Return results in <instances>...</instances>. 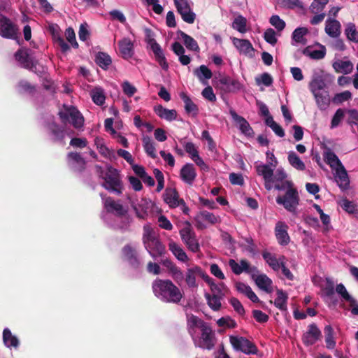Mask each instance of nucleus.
I'll return each instance as SVG.
<instances>
[{"instance_id": "obj_29", "label": "nucleus", "mask_w": 358, "mask_h": 358, "mask_svg": "<svg viewBox=\"0 0 358 358\" xmlns=\"http://www.w3.org/2000/svg\"><path fill=\"white\" fill-rule=\"evenodd\" d=\"M154 111L160 118L167 121L175 120L177 118V112L176 110L165 108L162 105L155 106Z\"/></svg>"}, {"instance_id": "obj_4", "label": "nucleus", "mask_w": 358, "mask_h": 358, "mask_svg": "<svg viewBox=\"0 0 358 358\" xmlns=\"http://www.w3.org/2000/svg\"><path fill=\"white\" fill-rule=\"evenodd\" d=\"M229 342L235 351L245 355H257L259 350L255 343L243 336H230Z\"/></svg>"}, {"instance_id": "obj_56", "label": "nucleus", "mask_w": 358, "mask_h": 358, "mask_svg": "<svg viewBox=\"0 0 358 358\" xmlns=\"http://www.w3.org/2000/svg\"><path fill=\"white\" fill-rule=\"evenodd\" d=\"M335 290L334 285L332 282L327 281V285L324 288L323 292L326 297H327L328 300H329L334 305H336L338 303V300L336 299L335 296Z\"/></svg>"}, {"instance_id": "obj_39", "label": "nucleus", "mask_w": 358, "mask_h": 358, "mask_svg": "<svg viewBox=\"0 0 358 358\" xmlns=\"http://www.w3.org/2000/svg\"><path fill=\"white\" fill-rule=\"evenodd\" d=\"M276 294L277 297L274 301L275 306L282 311H286L287 310V294L282 289H277Z\"/></svg>"}, {"instance_id": "obj_30", "label": "nucleus", "mask_w": 358, "mask_h": 358, "mask_svg": "<svg viewBox=\"0 0 358 358\" xmlns=\"http://www.w3.org/2000/svg\"><path fill=\"white\" fill-rule=\"evenodd\" d=\"M180 97L185 103V110L187 113L196 116L199 113L198 106L192 101L190 97L185 92L180 94Z\"/></svg>"}, {"instance_id": "obj_50", "label": "nucleus", "mask_w": 358, "mask_h": 358, "mask_svg": "<svg viewBox=\"0 0 358 358\" xmlns=\"http://www.w3.org/2000/svg\"><path fill=\"white\" fill-rule=\"evenodd\" d=\"M206 325V324L202 320L199 319L197 316L194 315H192L187 318L188 331L191 334H193V331L195 327H199L200 329H202V327Z\"/></svg>"}, {"instance_id": "obj_25", "label": "nucleus", "mask_w": 358, "mask_h": 358, "mask_svg": "<svg viewBox=\"0 0 358 358\" xmlns=\"http://www.w3.org/2000/svg\"><path fill=\"white\" fill-rule=\"evenodd\" d=\"M15 60L20 64L29 65L32 63L33 56L31 50L26 48H21L16 51L13 55Z\"/></svg>"}, {"instance_id": "obj_49", "label": "nucleus", "mask_w": 358, "mask_h": 358, "mask_svg": "<svg viewBox=\"0 0 358 358\" xmlns=\"http://www.w3.org/2000/svg\"><path fill=\"white\" fill-rule=\"evenodd\" d=\"M180 37L186 48L192 51H199V48L197 42L190 36L181 31Z\"/></svg>"}, {"instance_id": "obj_12", "label": "nucleus", "mask_w": 358, "mask_h": 358, "mask_svg": "<svg viewBox=\"0 0 358 358\" xmlns=\"http://www.w3.org/2000/svg\"><path fill=\"white\" fill-rule=\"evenodd\" d=\"M232 43L240 54L244 55L248 57H253L255 56V50L252 43L246 39H240L237 38H232Z\"/></svg>"}, {"instance_id": "obj_62", "label": "nucleus", "mask_w": 358, "mask_h": 358, "mask_svg": "<svg viewBox=\"0 0 358 358\" xmlns=\"http://www.w3.org/2000/svg\"><path fill=\"white\" fill-rule=\"evenodd\" d=\"M340 206L345 211L350 214H353L357 210L356 205L347 199L341 200L340 202Z\"/></svg>"}, {"instance_id": "obj_52", "label": "nucleus", "mask_w": 358, "mask_h": 358, "mask_svg": "<svg viewBox=\"0 0 358 358\" xmlns=\"http://www.w3.org/2000/svg\"><path fill=\"white\" fill-rule=\"evenodd\" d=\"M232 27L240 33H245L247 31L246 18L242 15H238L232 22Z\"/></svg>"}, {"instance_id": "obj_2", "label": "nucleus", "mask_w": 358, "mask_h": 358, "mask_svg": "<svg viewBox=\"0 0 358 358\" xmlns=\"http://www.w3.org/2000/svg\"><path fill=\"white\" fill-rule=\"evenodd\" d=\"M104 182L101 186L110 192H113L117 195H120L123 191V183L120 174V171L112 166L107 167L106 172L102 177Z\"/></svg>"}, {"instance_id": "obj_32", "label": "nucleus", "mask_w": 358, "mask_h": 358, "mask_svg": "<svg viewBox=\"0 0 358 358\" xmlns=\"http://www.w3.org/2000/svg\"><path fill=\"white\" fill-rule=\"evenodd\" d=\"M36 73L41 77L42 85L46 90L51 92L52 94L56 93V85L54 81L49 75L44 72L43 69H42V71H36Z\"/></svg>"}, {"instance_id": "obj_42", "label": "nucleus", "mask_w": 358, "mask_h": 358, "mask_svg": "<svg viewBox=\"0 0 358 358\" xmlns=\"http://www.w3.org/2000/svg\"><path fill=\"white\" fill-rule=\"evenodd\" d=\"M172 50L179 57V60L182 65H187L190 62L189 57L184 55L185 49L180 43L175 42L172 45Z\"/></svg>"}, {"instance_id": "obj_36", "label": "nucleus", "mask_w": 358, "mask_h": 358, "mask_svg": "<svg viewBox=\"0 0 358 358\" xmlns=\"http://www.w3.org/2000/svg\"><path fill=\"white\" fill-rule=\"evenodd\" d=\"M169 248L178 260L182 262H185L188 260L187 255L183 249L173 241H170L169 243Z\"/></svg>"}, {"instance_id": "obj_45", "label": "nucleus", "mask_w": 358, "mask_h": 358, "mask_svg": "<svg viewBox=\"0 0 358 358\" xmlns=\"http://www.w3.org/2000/svg\"><path fill=\"white\" fill-rule=\"evenodd\" d=\"M93 102L97 106H102L105 103L106 96L103 90L101 87H95L90 92Z\"/></svg>"}, {"instance_id": "obj_7", "label": "nucleus", "mask_w": 358, "mask_h": 358, "mask_svg": "<svg viewBox=\"0 0 358 358\" xmlns=\"http://www.w3.org/2000/svg\"><path fill=\"white\" fill-rule=\"evenodd\" d=\"M18 33V27L0 13V36L8 39L17 40Z\"/></svg>"}, {"instance_id": "obj_58", "label": "nucleus", "mask_w": 358, "mask_h": 358, "mask_svg": "<svg viewBox=\"0 0 358 358\" xmlns=\"http://www.w3.org/2000/svg\"><path fill=\"white\" fill-rule=\"evenodd\" d=\"M170 272L174 281L179 285L185 280V274H183L181 269L178 266H172V267L170 268Z\"/></svg>"}, {"instance_id": "obj_35", "label": "nucleus", "mask_w": 358, "mask_h": 358, "mask_svg": "<svg viewBox=\"0 0 358 358\" xmlns=\"http://www.w3.org/2000/svg\"><path fill=\"white\" fill-rule=\"evenodd\" d=\"M308 30L306 27L296 28L292 33L293 45H306L307 43L306 36L308 34Z\"/></svg>"}, {"instance_id": "obj_8", "label": "nucleus", "mask_w": 358, "mask_h": 358, "mask_svg": "<svg viewBox=\"0 0 358 358\" xmlns=\"http://www.w3.org/2000/svg\"><path fill=\"white\" fill-rule=\"evenodd\" d=\"M322 338V332L315 323L308 326V330L302 336L303 343L306 346L314 345Z\"/></svg>"}, {"instance_id": "obj_54", "label": "nucleus", "mask_w": 358, "mask_h": 358, "mask_svg": "<svg viewBox=\"0 0 358 358\" xmlns=\"http://www.w3.org/2000/svg\"><path fill=\"white\" fill-rule=\"evenodd\" d=\"M150 48L153 52L156 59L158 60L159 64L163 66L165 64V57L164 55V52L160 47V45L155 41L150 45H148Z\"/></svg>"}, {"instance_id": "obj_26", "label": "nucleus", "mask_w": 358, "mask_h": 358, "mask_svg": "<svg viewBox=\"0 0 358 358\" xmlns=\"http://www.w3.org/2000/svg\"><path fill=\"white\" fill-rule=\"evenodd\" d=\"M303 54L313 59H322L326 54V48L324 45L308 46L303 50Z\"/></svg>"}, {"instance_id": "obj_22", "label": "nucleus", "mask_w": 358, "mask_h": 358, "mask_svg": "<svg viewBox=\"0 0 358 358\" xmlns=\"http://www.w3.org/2000/svg\"><path fill=\"white\" fill-rule=\"evenodd\" d=\"M203 275V270L200 266H195L187 268L185 274V281L189 288H196L198 285L196 281V277Z\"/></svg>"}, {"instance_id": "obj_18", "label": "nucleus", "mask_w": 358, "mask_h": 358, "mask_svg": "<svg viewBox=\"0 0 358 358\" xmlns=\"http://www.w3.org/2000/svg\"><path fill=\"white\" fill-rule=\"evenodd\" d=\"M229 113L234 122L238 124L241 131L247 136H252L254 131L248 122L243 117L238 115L234 110H230Z\"/></svg>"}, {"instance_id": "obj_1", "label": "nucleus", "mask_w": 358, "mask_h": 358, "mask_svg": "<svg viewBox=\"0 0 358 358\" xmlns=\"http://www.w3.org/2000/svg\"><path fill=\"white\" fill-rule=\"evenodd\" d=\"M155 296L166 303L178 304L183 298V292L171 280L155 279L152 283Z\"/></svg>"}, {"instance_id": "obj_64", "label": "nucleus", "mask_w": 358, "mask_h": 358, "mask_svg": "<svg viewBox=\"0 0 358 358\" xmlns=\"http://www.w3.org/2000/svg\"><path fill=\"white\" fill-rule=\"evenodd\" d=\"M229 303L238 314L241 315L245 314V309L238 299L233 297L229 300Z\"/></svg>"}, {"instance_id": "obj_43", "label": "nucleus", "mask_w": 358, "mask_h": 358, "mask_svg": "<svg viewBox=\"0 0 358 358\" xmlns=\"http://www.w3.org/2000/svg\"><path fill=\"white\" fill-rule=\"evenodd\" d=\"M287 159L290 165L299 171H304L306 165L299 157L293 151L288 153Z\"/></svg>"}, {"instance_id": "obj_16", "label": "nucleus", "mask_w": 358, "mask_h": 358, "mask_svg": "<svg viewBox=\"0 0 358 358\" xmlns=\"http://www.w3.org/2000/svg\"><path fill=\"white\" fill-rule=\"evenodd\" d=\"M45 127L49 134L53 136V141H62L65 138V129L55 120L47 122Z\"/></svg>"}, {"instance_id": "obj_11", "label": "nucleus", "mask_w": 358, "mask_h": 358, "mask_svg": "<svg viewBox=\"0 0 358 358\" xmlns=\"http://www.w3.org/2000/svg\"><path fill=\"white\" fill-rule=\"evenodd\" d=\"M67 161L69 166L76 172L82 173L86 169V161L79 152H70L67 154Z\"/></svg>"}, {"instance_id": "obj_51", "label": "nucleus", "mask_w": 358, "mask_h": 358, "mask_svg": "<svg viewBox=\"0 0 358 358\" xmlns=\"http://www.w3.org/2000/svg\"><path fill=\"white\" fill-rule=\"evenodd\" d=\"M157 236L152 229V228L149 225H145L143 227V245H145L157 239Z\"/></svg>"}, {"instance_id": "obj_44", "label": "nucleus", "mask_w": 358, "mask_h": 358, "mask_svg": "<svg viewBox=\"0 0 358 358\" xmlns=\"http://www.w3.org/2000/svg\"><path fill=\"white\" fill-rule=\"evenodd\" d=\"M229 266L234 274L240 275L245 272V269L247 268V259H242L240 260V263H238L234 259H230Z\"/></svg>"}, {"instance_id": "obj_55", "label": "nucleus", "mask_w": 358, "mask_h": 358, "mask_svg": "<svg viewBox=\"0 0 358 358\" xmlns=\"http://www.w3.org/2000/svg\"><path fill=\"white\" fill-rule=\"evenodd\" d=\"M324 332L325 334L326 346L328 349H333L336 345V342L334 338V330L330 325H327L324 327Z\"/></svg>"}, {"instance_id": "obj_61", "label": "nucleus", "mask_w": 358, "mask_h": 358, "mask_svg": "<svg viewBox=\"0 0 358 358\" xmlns=\"http://www.w3.org/2000/svg\"><path fill=\"white\" fill-rule=\"evenodd\" d=\"M264 40L269 44L274 45L277 43V37L275 31L271 29H267L264 33Z\"/></svg>"}, {"instance_id": "obj_57", "label": "nucleus", "mask_w": 358, "mask_h": 358, "mask_svg": "<svg viewBox=\"0 0 358 358\" xmlns=\"http://www.w3.org/2000/svg\"><path fill=\"white\" fill-rule=\"evenodd\" d=\"M185 226L180 230V235L183 242L189 241L191 238L195 236L194 231L192 230L191 224L187 221L185 223Z\"/></svg>"}, {"instance_id": "obj_31", "label": "nucleus", "mask_w": 358, "mask_h": 358, "mask_svg": "<svg viewBox=\"0 0 358 358\" xmlns=\"http://www.w3.org/2000/svg\"><path fill=\"white\" fill-rule=\"evenodd\" d=\"M257 287L267 293L272 292V280L266 274H259L255 278Z\"/></svg>"}, {"instance_id": "obj_63", "label": "nucleus", "mask_w": 358, "mask_h": 358, "mask_svg": "<svg viewBox=\"0 0 358 358\" xmlns=\"http://www.w3.org/2000/svg\"><path fill=\"white\" fill-rule=\"evenodd\" d=\"M204 221L208 222L211 224L218 222V218L212 213L207 210H203L199 213Z\"/></svg>"}, {"instance_id": "obj_59", "label": "nucleus", "mask_w": 358, "mask_h": 358, "mask_svg": "<svg viewBox=\"0 0 358 358\" xmlns=\"http://www.w3.org/2000/svg\"><path fill=\"white\" fill-rule=\"evenodd\" d=\"M219 327H226L229 329H234L237 327L236 322L230 317H222L217 321Z\"/></svg>"}, {"instance_id": "obj_46", "label": "nucleus", "mask_w": 358, "mask_h": 358, "mask_svg": "<svg viewBox=\"0 0 358 358\" xmlns=\"http://www.w3.org/2000/svg\"><path fill=\"white\" fill-rule=\"evenodd\" d=\"M205 298L207 300L208 305L212 310H213L215 311H217L220 309L221 306H222L221 301H220V299H221L220 296H217L215 294L210 295L208 293H206Z\"/></svg>"}, {"instance_id": "obj_33", "label": "nucleus", "mask_w": 358, "mask_h": 358, "mask_svg": "<svg viewBox=\"0 0 358 358\" xmlns=\"http://www.w3.org/2000/svg\"><path fill=\"white\" fill-rule=\"evenodd\" d=\"M324 158L326 163L334 169L343 166L337 155L329 148H327L324 152Z\"/></svg>"}, {"instance_id": "obj_9", "label": "nucleus", "mask_w": 358, "mask_h": 358, "mask_svg": "<svg viewBox=\"0 0 358 358\" xmlns=\"http://www.w3.org/2000/svg\"><path fill=\"white\" fill-rule=\"evenodd\" d=\"M122 258L127 261L132 268H138L139 267L141 262L135 248L130 244H127L122 248Z\"/></svg>"}, {"instance_id": "obj_53", "label": "nucleus", "mask_w": 358, "mask_h": 358, "mask_svg": "<svg viewBox=\"0 0 358 358\" xmlns=\"http://www.w3.org/2000/svg\"><path fill=\"white\" fill-rule=\"evenodd\" d=\"M193 73L203 85L208 83L206 80L210 79L213 75L210 69H195Z\"/></svg>"}, {"instance_id": "obj_27", "label": "nucleus", "mask_w": 358, "mask_h": 358, "mask_svg": "<svg viewBox=\"0 0 358 358\" xmlns=\"http://www.w3.org/2000/svg\"><path fill=\"white\" fill-rule=\"evenodd\" d=\"M335 180L339 187L342 189H346L348 188L350 185L349 178L347 171L343 166L336 168Z\"/></svg>"}, {"instance_id": "obj_17", "label": "nucleus", "mask_w": 358, "mask_h": 358, "mask_svg": "<svg viewBox=\"0 0 358 358\" xmlns=\"http://www.w3.org/2000/svg\"><path fill=\"white\" fill-rule=\"evenodd\" d=\"M164 201L171 208H175L184 203V200L179 198V194L176 188H169L165 189L163 194Z\"/></svg>"}, {"instance_id": "obj_5", "label": "nucleus", "mask_w": 358, "mask_h": 358, "mask_svg": "<svg viewBox=\"0 0 358 358\" xmlns=\"http://www.w3.org/2000/svg\"><path fill=\"white\" fill-rule=\"evenodd\" d=\"M276 203L282 205L287 211L296 213V208L299 203V196L296 189H287L282 196L276 197Z\"/></svg>"}, {"instance_id": "obj_28", "label": "nucleus", "mask_w": 358, "mask_h": 358, "mask_svg": "<svg viewBox=\"0 0 358 358\" xmlns=\"http://www.w3.org/2000/svg\"><path fill=\"white\" fill-rule=\"evenodd\" d=\"M256 171L259 176H262L265 181V187L269 190L271 189L270 183L273 176V170L268 164L258 165L256 166Z\"/></svg>"}, {"instance_id": "obj_41", "label": "nucleus", "mask_w": 358, "mask_h": 358, "mask_svg": "<svg viewBox=\"0 0 358 358\" xmlns=\"http://www.w3.org/2000/svg\"><path fill=\"white\" fill-rule=\"evenodd\" d=\"M3 341L4 345L8 348H17L19 345V341L17 338L13 336L11 331L8 328L4 329L3 331Z\"/></svg>"}, {"instance_id": "obj_23", "label": "nucleus", "mask_w": 358, "mask_h": 358, "mask_svg": "<svg viewBox=\"0 0 358 358\" xmlns=\"http://www.w3.org/2000/svg\"><path fill=\"white\" fill-rule=\"evenodd\" d=\"M287 225L282 222H277L275 228V236L282 245H286L289 242V236L287 233Z\"/></svg>"}, {"instance_id": "obj_60", "label": "nucleus", "mask_w": 358, "mask_h": 358, "mask_svg": "<svg viewBox=\"0 0 358 358\" xmlns=\"http://www.w3.org/2000/svg\"><path fill=\"white\" fill-rule=\"evenodd\" d=\"M269 22L278 31H281L285 27V22L280 18L278 15H272L270 17Z\"/></svg>"}, {"instance_id": "obj_34", "label": "nucleus", "mask_w": 358, "mask_h": 358, "mask_svg": "<svg viewBox=\"0 0 358 358\" xmlns=\"http://www.w3.org/2000/svg\"><path fill=\"white\" fill-rule=\"evenodd\" d=\"M317 105L320 110H325L329 106L330 99L328 94V92L326 90H323L322 92H318L316 93H313Z\"/></svg>"}, {"instance_id": "obj_13", "label": "nucleus", "mask_w": 358, "mask_h": 358, "mask_svg": "<svg viewBox=\"0 0 358 358\" xmlns=\"http://www.w3.org/2000/svg\"><path fill=\"white\" fill-rule=\"evenodd\" d=\"M217 87L224 92H236L241 90V84L236 80L224 76L217 80Z\"/></svg>"}, {"instance_id": "obj_6", "label": "nucleus", "mask_w": 358, "mask_h": 358, "mask_svg": "<svg viewBox=\"0 0 358 358\" xmlns=\"http://www.w3.org/2000/svg\"><path fill=\"white\" fill-rule=\"evenodd\" d=\"M173 1L182 20L188 24H193L196 19V14L192 8V3L189 0H173Z\"/></svg>"}, {"instance_id": "obj_15", "label": "nucleus", "mask_w": 358, "mask_h": 358, "mask_svg": "<svg viewBox=\"0 0 358 358\" xmlns=\"http://www.w3.org/2000/svg\"><path fill=\"white\" fill-rule=\"evenodd\" d=\"M201 330V342L199 347L203 349L212 350L215 346V334L211 328L208 326H203Z\"/></svg>"}, {"instance_id": "obj_19", "label": "nucleus", "mask_w": 358, "mask_h": 358, "mask_svg": "<svg viewBox=\"0 0 358 358\" xmlns=\"http://www.w3.org/2000/svg\"><path fill=\"white\" fill-rule=\"evenodd\" d=\"M146 250L150 255L156 259L157 257H162L166 252L164 245L160 241L159 238L149 243L144 245Z\"/></svg>"}, {"instance_id": "obj_38", "label": "nucleus", "mask_w": 358, "mask_h": 358, "mask_svg": "<svg viewBox=\"0 0 358 358\" xmlns=\"http://www.w3.org/2000/svg\"><path fill=\"white\" fill-rule=\"evenodd\" d=\"M326 84L322 75L313 76V80L310 83V89L312 93H316L325 90Z\"/></svg>"}, {"instance_id": "obj_3", "label": "nucleus", "mask_w": 358, "mask_h": 358, "mask_svg": "<svg viewBox=\"0 0 358 358\" xmlns=\"http://www.w3.org/2000/svg\"><path fill=\"white\" fill-rule=\"evenodd\" d=\"M58 116L64 124L71 123L76 129L84 125V117L81 113L73 106L63 105V109L58 112Z\"/></svg>"}, {"instance_id": "obj_24", "label": "nucleus", "mask_w": 358, "mask_h": 358, "mask_svg": "<svg viewBox=\"0 0 358 358\" xmlns=\"http://www.w3.org/2000/svg\"><path fill=\"white\" fill-rule=\"evenodd\" d=\"M341 23L331 18H328L325 22V32L331 38H338L341 35Z\"/></svg>"}, {"instance_id": "obj_47", "label": "nucleus", "mask_w": 358, "mask_h": 358, "mask_svg": "<svg viewBox=\"0 0 358 358\" xmlns=\"http://www.w3.org/2000/svg\"><path fill=\"white\" fill-rule=\"evenodd\" d=\"M95 62L100 67H107L112 64V59L108 54L99 52L95 55Z\"/></svg>"}, {"instance_id": "obj_40", "label": "nucleus", "mask_w": 358, "mask_h": 358, "mask_svg": "<svg viewBox=\"0 0 358 358\" xmlns=\"http://www.w3.org/2000/svg\"><path fill=\"white\" fill-rule=\"evenodd\" d=\"M262 257L266 263L275 271H278L281 267V260L284 259V256L278 260L273 255L268 252H264Z\"/></svg>"}, {"instance_id": "obj_20", "label": "nucleus", "mask_w": 358, "mask_h": 358, "mask_svg": "<svg viewBox=\"0 0 358 358\" xmlns=\"http://www.w3.org/2000/svg\"><path fill=\"white\" fill-rule=\"evenodd\" d=\"M119 52L122 57L128 59L131 58L134 53V43L129 38H123L118 42Z\"/></svg>"}, {"instance_id": "obj_37", "label": "nucleus", "mask_w": 358, "mask_h": 358, "mask_svg": "<svg viewBox=\"0 0 358 358\" xmlns=\"http://www.w3.org/2000/svg\"><path fill=\"white\" fill-rule=\"evenodd\" d=\"M143 145L146 154L152 159L157 158L155 143L148 136H145L142 138Z\"/></svg>"}, {"instance_id": "obj_10", "label": "nucleus", "mask_w": 358, "mask_h": 358, "mask_svg": "<svg viewBox=\"0 0 358 358\" xmlns=\"http://www.w3.org/2000/svg\"><path fill=\"white\" fill-rule=\"evenodd\" d=\"M103 206L107 213L114 214L117 217H122L124 216L127 213V210L121 203L115 201L110 196L105 198Z\"/></svg>"}, {"instance_id": "obj_14", "label": "nucleus", "mask_w": 358, "mask_h": 358, "mask_svg": "<svg viewBox=\"0 0 358 358\" xmlns=\"http://www.w3.org/2000/svg\"><path fill=\"white\" fill-rule=\"evenodd\" d=\"M336 292L344 301L349 303V308H346V309L350 310V308H351V313L355 315H358V304H357L356 300L350 295L342 283L336 285Z\"/></svg>"}, {"instance_id": "obj_21", "label": "nucleus", "mask_w": 358, "mask_h": 358, "mask_svg": "<svg viewBox=\"0 0 358 358\" xmlns=\"http://www.w3.org/2000/svg\"><path fill=\"white\" fill-rule=\"evenodd\" d=\"M180 176L183 182L192 185L197 176L196 169L192 164L187 163L180 169Z\"/></svg>"}, {"instance_id": "obj_48", "label": "nucleus", "mask_w": 358, "mask_h": 358, "mask_svg": "<svg viewBox=\"0 0 358 358\" xmlns=\"http://www.w3.org/2000/svg\"><path fill=\"white\" fill-rule=\"evenodd\" d=\"M345 35L350 41H358V33L357 31V27L354 23L348 22L345 24Z\"/></svg>"}]
</instances>
